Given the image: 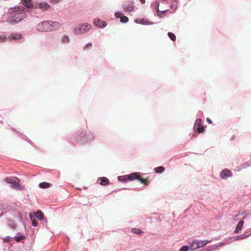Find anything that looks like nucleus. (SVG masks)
<instances>
[{
	"label": "nucleus",
	"instance_id": "f257e3e1",
	"mask_svg": "<svg viewBox=\"0 0 251 251\" xmlns=\"http://www.w3.org/2000/svg\"><path fill=\"white\" fill-rule=\"evenodd\" d=\"M8 13L10 15L7 18V21L11 25L18 24L26 17L24 7L22 6L11 8L8 10Z\"/></svg>",
	"mask_w": 251,
	"mask_h": 251
},
{
	"label": "nucleus",
	"instance_id": "f03ea898",
	"mask_svg": "<svg viewBox=\"0 0 251 251\" xmlns=\"http://www.w3.org/2000/svg\"><path fill=\"white\" fill-rule=\"evenodd\" d=\"M92 28V25L88 23H83L76 26L73 32L75 35H80L88 32Z\"/></svg>",
	"mask_w": 251,
	"mask_h": 251
},
{
	"label": "nucleus",
	"instance_id": "7ed1b4c3",
	"mask_svg": "<svg viewBox=\"0 0 251 251\" xmlns=\"http://www.w3.org/2000/svg\"><path fill=\"white\" fill-rule=\"evenodd\" d=\"M4 181L11 184V187L14 189L21 190L23 189V187L20 185V180L15 176H10L6 177Z\"/></svg>",
	"mask_w": 251,
	"mask_h": 251
},
{
	"label": "nucleus",
	"instance_id": "20e7f679",
	"mask_svg": "<svg viewBox=\"0 0 251 251\" xmlns=\"http://www.w3.org/2000/svg\"><path fill=\"white\" fill-rule=\"evenodd\" d=\"M210 241L204 240H195L192 243H189L190 249L192 251L195 250L197 249L202 248L206 246Z\"/></svg>",
	"mask_w": 251,
	"mask_h": 251
},
{
	"label": "nucleus",
	"instance_id": "39448f33",
	"mask_svg": "<svg viewBox=\"0 0 251 251\" xmlns=\"http://www.w3.org/2000/svg\"><path fill=\"white\" fill-rule=\"evenodd\" d=\"M36 29L39 32H50V25L49 21H45L38 23L36 25Z\"/></svg>",
	"mask_w": 251,
	"mask_h": 251
},
{
	"label": "nucleus",
	"instance_id": "423d86ee",
	"mask_svg": "<svg viewBox=\"0 0 251 251\" xmlns=\"http://www.w3.org/2000/svg\"><path fill=\"white\" fill-rule=\"evenodd\" d=\"M194 130L197 131L199 133H202L204 130V128L201 125V120L200 119H198L195 121L194 125Z\"/></svg>",
	"mask_w": 251,
	"mask_h": 251
},
{
	"label": "nucleus",
	"instance_id": "0eeeda50",
	"mask_svg": "<svg viewBox=\"0 0 251 251\" xmlns=\"http://www.w3.org/2000/svg\"><path fill=\"white\" fill-rule=\"evenodd\" d=\"M127 178L129 180H134L135 179H138L139 181L142 183H145L146 180L140 177L139 174L137 173H133L127 175Z\"/></svg>",
	"mask_w": 251,
	"mask_h": 251
},
{
	"label": "nucleus",
	"instance_id": "6e6552de",
	"mask_svg": "<svg viewBox=\"0 0 251 251\" xmlns=\"http://www.w3.org/2000/svg\"><path fill=\"white\" fill-rule=\"evenodd\" d=\"M93 23L95 26L100 28H104L107 25L105 22L101 21L100 19L98 18L95 19L94 20Z\"/></svg>",
	"mask_w": 251,
	"mask_h": 251
},
{
	"label": "nucleus",
	"instance_id": "1a4fd4ad",
	"mask_svg": "<svg viewBox=\"0 0 251 251\" xmlns=\"http://www.w3.org/2000/svg\"><path fill=\"white\" fill-rule=\"evenodd\" d=\"M123 7L125 11L127 12L132 11L133 9V4L131 1H128L123 4Z\"/></svg>",
	"mask_w": 251,
	"mask_h": 251
},
{
	"label": "nucleus",
	"instance_id": "9d476101",
	"mask_svg": "<svg viewBox=\"0 0 251 251\" xmlns=\"http://www.w3.org/2000/svg\"><path fill=\"white\" fill-rule=\"evenodd\" d=\"M50 25V31L58 30L61 27V24L57 22L49 21Z\"/></svg>",
	"mask_w": 251,
	"mask_h": 251
},
{
	"label": "nucleus",
	"instance_id": "9b49d317",
	"mask_svg": "<svg viewBox=\"0 0 251 251\" xmlns=\"http://www.w3.org/2000/svg\"><path fill=\"white\" fill-rule=\"evenodd\" d=\"M231 176V172L227 169L223 170L220 174V176L223 179H226Z\"/></svg>",
	"mask_w": 251,
	"mask_h": 251
},
{
	"label": "nucleus",
	"instance_id": "f8f14e48",
	"mask_svg": "<svg viewBox=\"0 0 251 251\" xmlns=\"http://www.w3.org/2000/svg\"><path fill=\"white\" fill-rule=\"evenodd\" d=\"M135 23L142 25H152L153 24L149 22L147 19L139 18L135 20Z\"/></svg>",
	"mask_w": 251,
	"mask_h": 251
},
{
	"label": "nucleus",
	"instance_id": "ddd939ff",
	"mask_svg": "<svg viewBox=\"0 0 251 251\" xmlns=\"http://www.w3.org/2000/svg\"><path fill=\"white\" fill-rule=\"evenodd\" d=\"M84 141L85 142H89L94 139V135L90 132H87L85 134Z\"/></svg>",
	"mask_w": 251,
	"mask_h": 251
},
{
	"label": "nucleus",
	"instance_id": "4468645a",
	"mask_svg": "<svg viewBox=\"0 0 251 251\" xmlns=\"http://www.w3.org/2000/svg\"><path fill=\"white\" fill-rule=\"evenodd\" d=\"M9 40L12 39L15 41H18L22 39L23 36L21 34L15 33L9 36Z\"/></svg>",
	"mask_w": 251,
	"mask_h": 251
},
{
	"label": "nucleus",
	"instance_id": "2eb2a0df",
	"mask_svg": "<svg viewBox=\"0 0 251 251\" xmlns=\"http://www.w3.org/2000/svg\"><path fill=\"white\" fill-rule=\"evenodd\" d=\"M100 181V184L101 185H105L109 182V180L105 177H100L98 179V181Z\"/></svg>",
	"mask_w": 251,
	"mask_h": 251
},
{
	"label": "nucleus",
	"instance_id": "dca6fc26",
	"mask_svg": "<svg viewBox=\"0 0 251 251\" xmlns=\"http://www.w3.org/2000/svg\"><path fill=\"white\" fill-rule=\"evenodd\" d=\"M244 221L242 220L240 221L236 226V228L234 230V232L236 233H238L239 231L241 230Z\"/></svg>",
	"mask_w": 251,
	"mask_h": 251
},
{
	"label": "nucleus",
	"instance_id": "f3484780",
	"mask_svg": "<svg viewBox=\"0 0 251 251\" xmlns=\"http://www.w3.org/2000/svg\"><path fill=\"white\" fill-rule=\"evenodd\" d=\"M35 215L36 217L40 221H41L43 220L44 219V214L43 212L40 211L38 210L37 212L35 213Z\"/></svg>",
	"mask_w": 251,
	"mask_h": 251
},
{
	"label": "nucleus",
	"instance_id": "a211bd4d",
	"mask_svg": "<svg viewBox=\"0 0 251 251\" xmlns=\"http://www.w3.org/2000/svg\"><path fill=\"white\" fill-rule=\"evenodd\" d=\"M178 3V1L177 0H172V3L171 4V9L175 10L176 9L177 7V5Z\"/></svg>",
	"mask_w": 251,
	"mask_h": 251
},
{
	"label": "nucleus",
	"instance_id": "6ab92c4d",
	"mask_svg": "<svg viewBox=\"0 0 251 251\" xmlns=\"http://www.w3.org/2000/svg\"><path fill=\"white\" fill-rule=\"evenodd\" d=\"M39 7L40 8L45 10L48 9L50 5L47 2H41L39 4Z\"/></svg>",
	"mask_w": 251,
	"mask_h": 251
},
{
	"label": "nucleus",
	"instance_id": "aec40b11",
	"mask_svg": "<svg viewBox=\"0 0 251 251\" xmlns=\"http://www.w3.org/2000/svg\"><path fill=\"white\" fill-rule=\"evenodd\" d=\"M9 40V36L7 37L5 34H0V42H4L8 41Z\"/></svg>",
	"mask_w": 251,
	"mask_h": 251
},
{
	"label": "nucleus",
	"instance_id": "412c9836",
	"mask_svg": "<svg viewBox=\"0 0 251 251\" xmlns=\"http://www.w3.org/2000/svg\"><path fill=\"white\" fill-rule=\"evenodd\" d=\"M23 4L28 8H30L32 6V4L31 0H22Z\"/></svg>",
	"mask_w": 251,
	"mask_h": 251
},
{
	"label": "nucleus",
	"instance_id": "4be33fe9",
	"mask_svg": "<svg viewBox=\"0 0 251 251\" xmlns=\"http://www.w3.org/2000/svg\"><path fill=\"white\" fill-rule=\"evenodd\" d=\"M8 226L11 228L14 229L16 227V225L14 221L9 220L7 223Z\"/></svg>",
	"mask_w": 251,
	"mask_h": 251
},
{
	"label": "nucleus",
	"instance_id": "5701e85b",
	"mask_svg": "<svg viewBox=\"0 0 251 251\" xmlns=\"http://www.w3.org/2000/svg\"><path fill=\"white\" fill-rule=\"evenodd\" d=\"M50 186V184L46 182H42L39 184V187L41 188H47Z\"/></svg>",
	"mask_w": 251,
	"mask_h": 251
},
{
	"label": "nucleus",
	"instance_id": "b1692460",
	"mask_svg": "<svg viewBox=\"0 0 251 251\" xmlns=\"http://www.w3.org/2000/svg\"><path fill=\"white\" fill-rule=\"evenodd\" d=\"M118 179L121 182H126L127 180H128L127 178V175L119 176L118 177Z\"/></svg>",
	"mask_w": 251,
	"mask_h": 251
},
{
	"label": "nucleus",
	"instance_id": "393cba45",
	"mask_svg": "<svg viewBox=\"0 0 251 251\" xmlns=\"http://www.w3.org/2000/svg\"><path fill=\"white\" fill-rule=\"evenodd\" d=\"M154 170H155V172L157 173H162L164 171L165 168H164V167H163L162 166H160V167L155 168L154 169Z\"/></svg>",
	"mask_w": 251,
	"mask_h": 251
},
{
	"label": "nucleus",
	"instance_id": "a878e982",
	"mask_svg": "<svg viewBox=\"0 0 251 251\" xmlns=\"http://www.w3.org/2000/svg\"><path fill=\"white\" fill-rule=\"evenodd\" d=\"M30 219L32 221V225L34 226H36L38 225V223L34 220V217L33 215H32L31 214H29Z\"/></svg>",
	"mask_w": 251,
	"mask_h": 251
},
{
	"label": "nucleus",
	"instance_id": "bb28decb",
	"mask_svg": "<svg viewBox=\"0 0 251 251\" xmlns=\"http://www.w3.org/2000/svg\"><path fill=\"white\" fill-rule=\"evenodd\" d=\"M128 21V18L125 16H122L120 18V22L123 23H126Z\"/></svg>",
	"mask_w": 251,
	"mask_h": 251
},
{
	"label": "nucleus",
	"instance_id": "cd10ccee",
	"mask_svg": "<svg viewBox=\"0 0 251 251\" xmlns=\"http://www.w3.org/2000/svg\"><path fill=\"white\" fill-rule=\"evenodd\" d=\"M92 47V44L91 43H87L84 47V50H88L90 49Z\"/></svg>",
	"mask_w": 251,
	"mask_h": 251
},
{
	"label": "nucleus",
	"instance_id": "c85d7f7f",
	"mask_svg": "<svg viewBox=\"0 0 251 251\" xmlns=\"http://www.w3.org/2000/svg\"><path fill=\"white\" fill-rule=\"evenodd\" d=\"M61 40L62 42L66 43L69 42L70 39L68 36L65 35L62 37Z\"/></svg>",
	"mask_w": 251,
	"mask_h": 251
},
{
	"label": "nucleus",
	"instance_id": "c756f323",
	"mask_svg": "<svg viewBox=\"0 0 251 251\" xmlns=\"http://www.w3.org/2000/svg\"><path fill=\"white\" fill-rule=\"evenodd\" d=\"M168 36L169 37V38L173 41H175L176 40V35L172 33V32H169L168 33Z\"/></svg>",
	"mask_w": 251,
	"mask_h": 251
},
{
	"label": "nucleus",
	"instance_id": "7c9ffc66",
	"mask_svg": "<svg viewBox=\"0 0 251 251\" xmlns=\"http://www.w3.org/2000/svg\"><path fill=\"white\" fill-rule=\"evenodd\" d=\"M25 237L24 235L20 234V235H18L15 236V239L17 241H20L24 239H25Z\"/></svg>",
	"mask_w": 251,
	"mask_h": 251
},
{
	"label": "nucleus",
	"instance_id": "2f4dec72",
	"mask_svg": "<svg viewBox=\"0 0 251 251\" xmlns=\"http://www.w3.org/2000/svg\"><path fill=\"white\" fill-rule=\"evenodd\" d=\"M132 231L134 233L138 234H140L142 232L141 230L138 228H133L132 229Z\"/></svg>",
	"mask_w": 251,
	"mask_h": 251
},
{
	"label": "nucleus",
	"instance_id": "473e14b6",
	"mask_svg": "<svg viewBox=\"0 0 251 251\" xmlns=\"http://www.w3.org/2000/svg\"><path fill=\"white\" fill-rule=\"evenodd\" d=\"M189 248L188 246H183L180 248V251H188Z\"/></svg>",
	"mask_w": 251,
	"mask_h": 251
},
{
	"label": "nucleus",
	"instance_id": "72a5a7b5",
	"mask_svg": "<svg viewBox=\"0 0 251 251\" xmlns=\"http://www.w3.org/2000/svg\"><path fill=\"white\" fill-rule=\"evenodd\" d=\"M123 14L120 12H116L115 13V16L117 18H121L123 16Z\"/></svg>",
	"mask_w": 251,
	"mask_h": 251
},
{
	"label": "nucleus",
	"instance_id": "f704fd0d",
	"mask_svg": "<svg viewBox=\"0 0 251 251\" xmlns=\"http://www.w3.org/2000/svg\"><path fill=\"white\" fill-rule=\"evenodd\" d=\"M159 3L158 2H154L153 4H152V7L155 9H158V8H159Z\"/></svg>",
	"mask_w": 251,
	"mask_h": 251
},
{
	"label": "nucleus",
	"instance_id": "c9c22d12",
	"mask_svg": "<svg viewBox=\"0 0 251 251\" xmlns=\"http://www.w3.org/2000/svg\"><path fill=\"white\" fill-rule=\"evenodd\" d=\"M12 239V237H10V236H7L6 237H5L4 239H3V241L5 242H7L11 240V239Z\"/></svg>",
	"mask_w": 251,
	"mask_h": 251
},
{
	"label": "nucleus",
	"instance_id": "e433bc0d",
	"mask_svg": "<svg viewBox=\"0 0 251 251\" xmlns=\"http://www.w3.org/2000/svg\"><path fill=\"white\" fill-rule=\"evenodd\" d=\"M60 0H50V1L53 3H57Z\"/></svg>",
	"mask_w": 251,
	"mask_h": 251
},
{
	"label": "nucleus",
	"instance_id": "4c0bfd02",
	"mask_svg": "<svg viewBox=\"0 0 251 251\" xmlns=\"http://www.w3.org/2000/svg\"><path fill=\"white\" fill-rule=\"evenodd\" d=\"M218 245H215V246H213V247H211V251H213V250H214V249H216V248L217 247H218Z\"/></svg>",
	"mask_w": 251,
	"mask_h": 251
},
{
	"label": "nucleus",
	"instance_id": "58836bf2",
	"mask_svg": "<svg viewBox=\"0 0 251 251\" xmlns=\"http://www.w3.org/2000/svg\"><path fill=\"white\" fill-rule=\"evenodd\" d=\"M207 122H208L210 124L212 123V121H211V120L209 118H207Z\"/></svg>",
	"mask_w": 251,
	"mask_h": 251
},
{
	"label": "nucleus",
	"instance_id": "ea45409f",
	"mask_svg": "<svg viewBox=\"0 0 251 251\" xmlns=\"http://www.w3.org/2000/svg\"><path fill=\"white\" fill-rule=\"evenodd\" d=\"M140 1L142 3H144L145 2V0H140Z\"/></svg>",
	"mask_w": 251,
	"mask_h": 251
},
{
	"label": "nucleus",
	"instance_id": "a19ab883",
	"mask_svg": "<svg viewBox=\"0 0 251 251\" xmlns=\"http://www.w3.org/2000/svg\"><path fill=\"white\" fill-rule=\"evenodd\" d=\"M243 238H244V237L241 236L238 237V239H243Z\"/></svg>",
	"mask_w": 251,
	"mask_h": 251
},
{
	"label": "nucleus",
	"instance_id": "79ce46f5",
	"mask_svg": "<svg viewBox=\"0 0 251 251\" xmlns=\"http://www.w3.org/2000/svg\"><path fill=\"white\" fill-rule=\"evenodd\" d=\"M219 244V245L218 246H221V245H222L223 244H222V243H220Z\"/></svg>",
	"mask_w": 251,
	"mask_h": 251
},
{
	"label": "nucleus",
	"instance_id": "37998d69",
	"mask_svg": "<svg viewBox=\"0 0 251 251\" xmlns=\"http://www.w3.org/2000/svg\"><path fill=\"white\" fill-rule=\"evenodd\" d=\"M2 215V212H0V217Z\"/></svg>",
	"mask_w": 251,
	"mask_h": 251
},
{
	"label": "nucleus",
	"instance_id": "c03bdc74",
	"mask_svg": "<svg viewBox=\"0 0 251 251\" xmlns=\"http://www.w3.org/2000/svg\"><path fill=\"white\" fill-rule=\"evenodd\" d=\"M166 11V10H164L163 11H162V12H165Z\"/></svg>",
	"mask_w": 251,
	"mask_h": 251
}]
</instances>
